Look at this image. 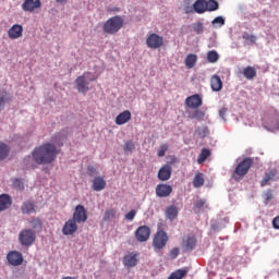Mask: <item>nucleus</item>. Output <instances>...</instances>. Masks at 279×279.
Listing matches in <instances>:
<instances>
[{"label": "nucleus", "mask_w": 279, "mask_h": 279, "mask_svg": "<svg viewBox=\"0 0 279 279\" xmlns=\"http://www.w3.org/2000/svg\"><path fill=\"white\" fill-rule=\"evenodd\" d=\"M196 134L199 138H206L208 136V126L198 128Z\"/></svg>", "instance_id": "obj_42"}, {"label": "nucleus", "mask_w": 279, "mask_h": 279, "mask_svg": "<svg viewBox=\"0 0 279 279\" xmlns=\"http://www.w3.org/2000/svg\"><path fill=\"white\" fill-rule=\"evenodd\" d=\"M167 243H169V235H167L165 230H158L153 239V247L155 250H165Z\"/></svg>", "instance_id": "obj_5"}, {"label": "nucleus", "mask_w": 279, "mask_h": 279, "mask_svg": "<svg viewBox=\"0 0 279 279\" xmlns=\"http://www.w3.org/2000/svg\"><path fill=\"white\" fill-rule=\"evenodd\" d=\"M243 40H245V45H256V36L252 35L247 32L242 34Z\"/></svg>", "instance_id": "obj_35"}, {"label": "nucleus", "mask_w": 279, "mask_h": 279, "mask_svg": "<svg viewBox=\"0 0 279 279\" xmlns=\"http://www.w3.org/2000/svg\"><path fill=\"white\" fill-rule=\"evenodd\" d=\"M252 165H254V159H252L251 157L244 158L238 163L234 171L232 172L231 178L235 180V182H240V180H243V178L247 175L250 169H252Z\"/></svg>", "instance_id": "obj_3"}, {"label": "nucleus", "mask_w": 279, "mask_h": 279, "mask_svg": "<svg viewBox=\"0 0 279 279\" xmlns=\"http://www.w3.org/2000/svg\"><path fill=\"white\" fill-rule=\"evenodd\" d=\"M21 211L23 215H32V213H36V204L34 201H26L22 204Z\"/></svg>", "instance_id": "obj_22"}, {"label": "nucleus", "mask_w": 279, "mask_h": 279, "mask_svg": "<svg viewBox=\"0 0 279 279\" xmlns=\"http://www.w3.org/2000/svg\"><path fill=\"white\" fill-rule=\"evenodd\" d=\"M57 3H66V0H57Z\"/></svg>", "instance_id": "obj_54"}, {"label": "nucleus", "mask_w": 279, "mask_h": 279, "mask_svg": "<svg viewBox=\"0 0 279 279\" xmlns=\"http://www.w3.org/2000/svg\"><path fill=\"white\" fill-rule=\"evenodd\" d=\"M33 160L37 165H51L58 158V148L51 143H45L34 148Z\"/></svg>", "instance_id": "obj_1"}, {"label": "nucleus", "mask_w": 279, "mask_h": 279, "mask_svg": "<svg viewBox=\"0 0 279 279\" xmlns=\"http://www.w3.org/2000/svg\"><path fill=\"white\" fill-rule=\"evenodd\" d=\"M195 64H197V54H187V57L185 58V66L187 69H193Z\"/></svg>", "instance_id": "obj_30"}, {"label": "nucleus", "mask_w": 279, "mask_h": 279, "mask_svg": "<svg viewBox=\"0 0 279 279\" xmlns=\"http://www.w3.org/2000/svg\"><path fill=\"white\" fill-rule=\"evenodd\" d=\"M204 104L202 96L199 94H194L185 99V105L187 108L197 109Z\"/></svg>", "instance_id": "obj_14"}, {"label": "nucleus", "mask_w": 279, "mask_h": 279, "mask_svg": "<svg viewBox=\"0 0 279 279\" xmlns=\"http://www.w3.org/2000/svg\"><path fill=\"white\" fill-rule=\"evenodd\" d=\"M123 17L121 15H114L104 23L102 31L105 34H109V36H114V34L123 29Z\"/></svg>", "instance_id": "obj_2"}, {"label": "nucleus", "mask_w": 279, "mask_h": 279, "mask_svg": "<svg viewBox=\"0 0 279 279\" xmlns=\"http://www.w3.org/2000/svg\"><path fill=\"white\" fill-rule=\"evenodd\" d=\"M31 226L36 230V228H41L43 227V221H40V218H33L31 220Z\"/></svg>", "instance_id": "obj_44"}, {"label": "nucleus", "mask_w": 279, "mask_h": 279, "mask_svg": "<svg viewBox=\"0 0 279 279\" xmlns=\"http://www.w3.org/2000/svg\"><path fill=\"white\" fill-rule=\"evenodd\" d=\"M167 151H169V145H167V144H161V145L159 146L158 151H157L158 158H165V154H167Z\"/></svg>", "instance_id": "obj_40"}, {"label": "nucleus", "mask_w": 279, "mask_h": 279, "mask_svg": "<svg viewBox=\"0 0 279 279\" xmlns=\"http://www.w3.org/2000/svg\"><path fill=\"white\" fill-rule=\"evenodd\" d=\"M132 120V112L130 110H124L116 118V125H125Z\"/></svg>", "instance_id": "obj_19"}, {"label": "nucleus", "mask_w": 279, "mask_h": 279, "mask_svg": "<svg viewBox=\"0 0 279 279\" xmlns=\"http://www.w3.org/2000/svg\"><path fill=\"white\" fill-rule=\"evenodd\" d=\"M43 5L40 0H25L22 4V9L24 12H34V10H38Z\"/></svg>", "instance_id": "obj_18"}, {"label": "nucleus", "mask_w": 279, "mask_h": 279, "mask_svg": "<svg viewBox=\"0 0 279 279\" xmlns=\"http://www.w3.org/2000/svg\"><path fill=\"white\" fill-rule=\"evenodd\" d=\"M213 25H219L222 27V25H226V20L222 16H217L216 19L213 20Z\"/></svg>", "instance_id": "obj_45"}, {"label": "nucleus", "mask_w": 279, "mask_h": 279, "mask_svg": "<svg viewBox=\"0 0 279 279\" xmlns=\"http://www.w3.org/2000/svg\"><path fill=\"white\" fill-rule=\"evenodd\" d=\"M72 220H74L77 223H86V221L88 220V213L86 211L84 205H77L75 207Z\"/></svg>", "instance_id": "obj_7"}, {"label": "nucleus", "mask_w": 279, "mask_h": 279, "mask_svg": "<svg viewBox=\"0 0 279 279\" xmlns=\"http://www.w3.org/2000/svg\"><path fill=\"white\" fill-rule=\"evenodd\" d=\"M172 171L173 169L171 168L170 165H163L158 171V179L161 182H167V180H171Z\"/></svg>", "instance_id": "obj_17"}, {"label": "nucleus", "mask_w": 279, "mask_h": 279, "mask_svg": "<svg viewBox=\"0 0 279 279\" xmlns=\"http://www.w3.org/2000/svg\"><path fill=\"white\" fill-rule=\"evenodd\" d=\"M87 173L93 178V175H97V168L95 166L89 165L87 166Z\"/></svg>", "instance_id": "obj_47"}, {"label": "nucleus", "mask_w": 279, "mask_h": 279, "mask_svg": "<svg viewBox=\"0 0 279 279\" xmlns=\"http://www.w3.org/2000/svg\"><path fill=\"white\" fill-rule=\"evenodd\" d=\"M207 60L211 64H215V62H218L219 61V53L217 52V50L208 51L207 52Z\"/></svg>", "instance_id": "obj_39"}, {"label": "nucleus", "mask_w": 279, "mask_h": 279, "mask_svg": "<svg viewBox=\"0 0 279 279\" xmlns=\"http://www.w3.org/2000/svg\"><path fill=\"white\" fill-rule=\"evenodd\" d=\"M219 10V2L216 0L206 1V12H215Z\"/></svg>", "instance_id": "obj_37"}, {"label": "nucleus", "mask_w": 279, "mask_h": 279, "mask_svg": "<svg viewBox=\"0 0 279 279\" xmlns=\"http://www.w3.org/2000/svg\"><path fill=\"white\" fill-rule=\"evenodd\" d=\"M23 36V25L14 24L11 26V28L8 31V37L11 40H16Z\"/></svg>", "instance_id": "obj_16"}, {"label": "nucleus", "mask_w": 279, "mask_h": 279, "mask_svg": "<svg viewBox=\"0 0 279 279\" xmlns=\"http://www.w3.org/2000/svg\"><path fill=\"white\" fill-rule=\"evenodd\" d=\"M12 98L10 97V94L8 92H1L0 93V112L3 110L5 104L10 101Z\"/></svg>", "instance_id": "obj_36"}, {"label": "nucleus", "mask_w": 279, "mask_h": 279, "mask_svg": "<svg viewBox=\"0 0 279 279\" xmlns=\"http://www.w3.org/2000/svg\"><path fill=\"white\" fill-rule=\"evenodd\" d=\"M151 235V229L147 226H141L135 231V238L140 243H145V241H149V236Z\"/></svg>", "instance_id": "obj_8"}, {"label": "nucleus", "mask_w": 279, "mask_h": 279, "mask_svg": "<svg viewBox=\"0 0 279 279\" xmlns=\"http://www.w3.org/2000/svg\"><path fill=\"white\" fill-rule=\"evenodd\" d=\"M134 149H136V145H134V142L132 141H128L124 143V146H123V151L128 153H132Z\"/></svg>", "instance_id": "obj_43"}, {"label": "nucleus", "mask_w": 279, "mask_h": 279, "mask_svg": "<svg viewBox=\"0 0 279 279\" xmlns=\"http://www.w3.org/2000/svg\"><path fill=\"white\" fill-rule=\"evenodd\" d=\"M86 75H88V73H84V75H81L75 80L76 89L82 95H86L88 90H90V87H88L89 83L86 81Z\"/></svg>", "instance_id": "obj_10"}, {"label": "nucleus", "mask_w": 279, "mask_h": 279, "mask_svg": "<svg viewBox=\"0 0 279 279\" xmlns=\"http://www.w3.org/2000/svg\"><path fill=\"white\" fill-rule=\"evenodd\" d=\"M77 230H78L77 222H75L73 218H70L68 221H65L62 228V234L64 236H73V234H75Z\"/></svg>", "instance_id": "obj_9"}, {"label": "nucleus", "mask_w": 279, "mask_h": 279, "mask_svg": "<svg viewBox=\"0 0 279 279\" xmlns=\"http://www.w3.org/2000/svg\"><path fill=\"white\" fill-rule=\"evenodd\" d=\"M124 217L128 221H133L134 217H136V210L132 209Z\"/></svg>", "instance_id": "obj_49"}, {"label": "nucleus", "mask_w": 279, "mask_h": 279, "mask_svg": "<svg viewBox=\"0 0 279 279\" xmlns=\"http://www.w3.org/2000/svg\"><path fill=\"white\" fill-rule=\"evenodd\" d=\"M7 260L13 267H19V265H23V254L17 251H10L7 254Z\"/></svg>", "instance_id": "obj_11"}, {"label": "nucleus", "mask_w": 279, "mask_h": 279, "mask_svg": "<svg viewBox=\"0 0 279 279\" xmlns=\"http://www.w3.org/2000/svg\"><path fill=\"white\" fill-rule=\"evenodd\" d=\"M12 186L16 191H24L25 190V183H23V180L19 178L12 179Z\"/></svg>", "instance_id": "obj_38"}, {"label": "nucleus", "mask_w": 279, "mask_h": 279, "mask_svg": "<svg viewBox=\"0 0 279 279\" xmlns=\"http://www.w3.org/2000/svg\"><path fill=\"white\" fill-rule=\"evenodd\" d=\"M95 80H97V77H92L89 78V82H95Z\"/></svg>", "instance_id": "obj_55"}, {"label": "nucleus", "mask_w": 279, "mask_h": 279, "mask_svg": "<svg viewBox=\"0 0 279 279\" xmlns=\"http://www.w3.org/2000/svg\"><path fill=\"white\" fill-rule=\"evenodd\" d=\"M155 193L157 197H169L173 193V187L169 184L161 183L156 186Z\"/></svg>", "instance_id": "obj_15"}, {"label": "nucleus", "mask_w": 279, "mask_h": 279, "mask_svg": "<svg viewBox=\"0 0 279 279\" xmlns=\"http://www.w3.org/2000/svg\"><path fill=\"white\" fill-rule=\"evenodd\" d=\"M193 8L197 14H204L206 12V0H197Z\"/></svg>", "instance_id": "obj_27"}, {"label": "nucleus", "mask_w": 279, "mask_h": 279, "mask_svg": "<svg viewBox=\"0 0 279 279\" xmlns=\"http://www.w3.org/2000/svg\"><path fill=\"white\" fill-rule=\"evenodd\" d=\"M272 226L276 230H279V216H277L276 218H274L272 220Z\"/></svg>", "instance_id": "obj_51"}, {"label": "nucleus", "mask_w": 279, "mask_h": 279, "mask_svg": "<svg viewBox=\"0 0 279 279\" xmlns=\"http://www.w3.org/2000/svg\"><path fill=\"white\" fill-rule=\"evenodd\" d=\"M92 189L97 193L104 191V189H106V179H104V177H95L92 182Z\"/></svg>", "instance_id": "obj_21"}, {"label": "nucleus", "mask_w": 279, "mask_h": 279, "mask_svg": "<svg viewBox=\"0 0 279 279\" xmlns=\"http://www.w3.org/2000/svg\"><path fill=\"white\" fill-rule=\"evenodd\" d=\"M148 49H160L165 45V38L156 33H151L146 38Z\"/></svg>", "instance_id": "obj_6"}, {"label": "nucleus", "mask_w": 279, "mask_h": 279, "mask_svg": "<svg viewBox=\"0 0 279 279\" xmlns=\"http://www.w3.org/2000/svg\"><path fill=\"white\" fill-rule=\"evenodd\" d=\"M206 113L203 110L195 109L194 111H189L187 119H195L196 121H204Z\"/></svg>", "instance_id": "obj_25"}, {"label": "nucleus", "mask_w": 279, "mask_h": 279, "mask_svg": "<svg viewBox=\"0 0 279 279\" xmlns=\"http://www.w3.org/2000/svg\"><path fill=\"white\" fill-rule=\"evenodd\" d=\"M12 206V196L10 194L0 195V213L8 210Z\"/></svg>", "instance_id": "obj_20"}, {"label": "nucleus", "mask_w": 279, "mask_h": 279, "mask_svg": "<svg viewBox=\"0 0 279 279\" xmlns=\"http://www.w3.org/2000/svg\"><path fill=\"white\" fill-rule=\"evenodd\" d=\"M277 174L278 171L276 170H270L269 172H266L263 180L260 181V186H269V182H274Z\"/></svg>", "instance_id": "obj_24"}, {"label": "nucleus", "mask_w": 279, "mask_h": 279, "mask_svg": "<svg viewBox=\"0 0 279 279\" xmlns=\"http://www.w3.org/2000/svg\"><path fill=\"white\" fill-rule=\"evenodd\" d=\"M166 218L169 219L170 221H173L174 219H178V215H179V209L173 206L170 205L167 209H166Z\"/></svg>", "instance_id": "obj_26"}, {"label": "nucleus", "mask_w": 279, "mask_h": 279, "mask_svg": "<svg viewBox=\"0 0 279 279\" xmlns=\"http://www.w3.org/2000/svg\"><path fill=\"white\" fill-rule=\"evenodd\" d=\"M210 156V150L208 148H203L198 158H197V163L198 165H204L206 162V159Z\"/></svg>", "instance_id": "obj_33"}, {"label": "nucleus", "mask_w": 279, "mask_h": 279, "mask_svg": "<svg viewBox=\"0 0 279 279\" xmlns=\"http://www.w3.org/2000/svg\"><path fill=\"white\" fill-rule=\"evenodd\" d=\"M192 29L193 32H195V34H204V23L202 22L194 23L192 25Z\"/></svg>", "instance_id": "obj_41"}, {"label": "nucleus", "mask_w": 279, "mask_h": 279, "mask_svg": "<svg viewBox=\"0 0 279 279\" xmlns=\"http://www.w3.org/2000/svg\"><path fill=\"white\" fill-rule=\"evenodd\" d=\"M116 217H117V209L110 208L105 211L102 220L104 221H112V219H116Z\"/></svg>", "instance_id": "obj_34"}, {"label": "nucleus", "mask_w": 279, "mask_h": 279, "mask_svg": "<svg viewBox=\"0 0 279 279\" xmlns=\"http://www.w3.org/2000/svg\"><path fill=\"white\" fill-rule=\"evenodd\" d=\"M204 182H205L204 173H202V172L196 173L194 177V180H193L194 189H199V187L204 186Z\"/></svg>", "instance_id": "obj_29"}, {"label": "nucleus", "mask_w": 279, "mask_h": 279, "mask_svg": "<svg viewBox=\"0 0 279 279\" xmlns=\"http://www.w3.org/2000/svg\"><path fill=\"white\" fill-rule=\"evenodd\" d=\"M264 199H265V204H269V202H271V199H274V193L271 192V190H268L264 194Z\"/></svg>", "instance_id": "obj_46"}, {"label": "nucleus", "mask_w": 279, "mask_h": 279, "mask_svg": "<svg viewBox=\"0 0 279 279\" xmlns=\"http://www.w3.org/2000/svg\"><path fill=\"white\" fill-rule=\"evenodd\" d=\"M122 263L124 267L132 268L138 265V253H129L123 256Z\"/></svg>", "instance_id": "obj_13"}, {"label": "nucleus", "mask_w": 279, "mask_h": 279, "mask_svg": "<svg viewBox=\"0 0 279 279\" xmlns=\"http://www.w3.org/2000/svg\"><path fill=\"white\" fill-rule=\"evenodd\" d=\"M245 80H254L256 77V68L248 65L243 70Z\"/></svg>", "instance_id": "obj_28"}, {"label": "nucleus", "mask_w": 279, "mask_h": 279, "mask_svg": "<svg viewBox=\"0 0 279 279\" xmlns=\"http://www.w3.org/2000/svg\"><path fill=\"white\" fill-rule=\"evenodd\" d=\"M19 241L24 247H29L36 241V232L32 229H24L19 233Z\"/></svg>", "instance_id": "obj_4"}, {"label": "nucleus", "mask_w": 279, "mask_h": 279, "mask_svg": "<svg viewBox=\"0 0 279 279\" xmlns=\"http://www.w3.org/2000/svg\"><path fill=\"white\" fill-rule=\"evenodd\" d=\"M177 256H180V248L179 247H173L170 251V258L175 259Z\"/></svg>", "instance_id": "obj_50"}, {"label": "nucleus", "mask_w": 279, "mask_h": 279, "mask_svg": "<svg viewBox=\"0 0 279 279\" xmlns=\"http://www.w3.org/2000/svg\"><path fill=\"white\" fill-rule=\"evenodd\" d=\"M226 112H228V109H226V108L220 109L219 110V117L221 119H226Z\"/></svg>", "instance_id": "obj_52"}, {"label": "nucleus", "mask_w": 279, "mask_h": 279, "mask_svg": "<svg viewBox=\"0 0 279 279\" xmlns=\"http://www.w3.org/2000/svg\"><path fill=\"white\" fill-rule=\"evenodd\" d=\"M9 154L10 147L5 143L0 142V160H5Z\"/></svg>", "instance_id": "obj_32"}, {"label": "nucleus", "mask_w": 279, "mask_h": 279, "mask_svg": "<svg viewBox=\"0 0 279 279\" xmlns=\"http://www.w3.org/2000/svg\"><path fill=\"white\" fill-rule=\"evenodd\" d=\"M195 208H204L206 206V199L204 198H198L195 204Z\"/></svg>", "instance_id": "obj_48"}, {"label": "nucleus", "mask_w": 279, "mask_h": 279, "mask_svg": "<svg viewBox=\"0 0 279 279\" xmlns=\"http://www.w3.org/2000/svg\"><path fill=\"white\" fill-rule=\"evenodd\" d=\"M210 86L211 90H214L215 93H219V90L223 88V82L221 81V77H219V75L217 74L213 75L210 78Z\"/></svg>", "instance_id": "obj_23"}, {"label": "nucleus", "mask_w": 279, "mask_h": 279, "mask_svg": "<svg viewBox=\"0 0 279 279\" xmlns=\"http://www.w3.org/2000/svg\"><path fill=\"white\" fill-rule=\"evenodd\" d=\"M182 247L185 252H193L197 247V238L195 234H189L183 239Z\"/></svg>", "instance_id": "obj_12"}, {"label": "nucleus", "mask_w": 279, "mask_h": 279, "mask_svg": "<svg viewBox=\"0 0 279 279\" xmlns=\"http://www.w3.org/2000/svg\"><path fill=\"white\" fill-rule=\"evenodd\" d=\"M274 130H279V120L276 121V124L274 126Z\"/></svg>", "instance_id": "obj_53"}, {"label": "nucleus", "mask_w": 279, "mask_h": 279, "mask_svg": "<svg viewBox=\"0 0 279 279\" xmlns=\"http://www.w3.org/2000/svg\"><path fill=\"white\" fill-rule=\"evenodd\" d=\"M189 274L187 269H178L174 272H172L168 279H182L186 278V275Z\"/></svg>", "instance_id": "obj_31"}]
</instances>
